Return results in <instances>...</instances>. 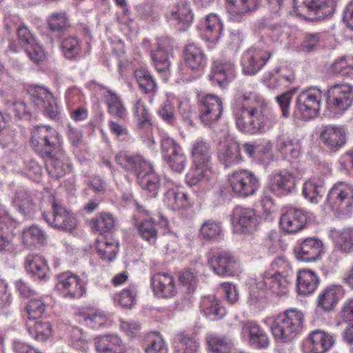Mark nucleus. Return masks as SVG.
<instances>
[{"label":"nucleus","instance_id":"nucleus-1","mask_svg":"<svg viewBox=\"0 0 353 353\" xmlns=\"http://www.w3.org/2000/svg\"><path fill=\"white\" fill-rule=\"evenodd\" d=\"M32 149L45 159L48 175L54 179L63 176L70 170V163L61 150V141L57 131L48 125L36 126L32 131Z\"/></svg>","mask_w":353,"mask_h":353},{"label":"nucleus","instance_id":"nucleus-2","mask_svg":"<svg viewBox=\"0 0 353 353\" xmlns=\"http://www.w3.org/2000/svg\"><path fill=\"white\" fill-rule=\"evenodd\" d=\"M241 109L236 112V127L243 132L255 134L270 129L272 121L268 115L265 101L255 92L243 95Z\"/></svg>","mask_w":353,"mask_h":353},{"label":"nucleus","instance_id":"nucleus-3","mask_svg":"<svg viewBox=\"0 0 353 353\" xmlns=\"http://www.w3.org/2000/svg\"><path fill=\"white\" fill-rule=\"evenodd\" d=\"M303 321L304 315L301 311L289 309L274 318L270 330L278 342H290L301 332Z\"/></svg>","mask_w":353,"mask_h":353},{"label":"nucleus","instance_id":"nucleus-4","mask_svg":"<svg viewBox=\"0 0 353 353\" xmlns=\"http://www.w3.org/2000/svg\"><path fill=\"white\" fill-rule=\"evenodd\" d=\"M134 175L140 188L148 197H155L161 186V178L154 170L151 163L142 156L134 157Z\"/></svg>","mask_w":353,"mask_h":353},{"label":"nucleus","instance_id":"nucleus-5","mask_svg":"<svg viewBox=\"0 0 353 353\" xmlns=\"http://www.w3.org/2000/svg\"><path fill=\"white\" fill-rule=\"evenodd\" d=\"M321 98L322 92L318 88L301 92L296 98L294 116L303 119L316 117L321 109Z\"/></svg>","mask_w":353,"mask_h":353},{"label":"nucleus","instance_id":"nucleus-6","mask_svg":"<svg viewBox=\"0 0 353 353\" xmlns=\"http://www.w3.org/2000/svg\"><path fill=\"white\" fill-rule=\"evenodd\" d=\"M327 202L333 210L349 213L353 207V185L339 182L329 191Z\"/></svg>","mask_w":353,"mask_h":353},{"label":"nucleus","instance_id":"nucleus-7","mask_svg":"<svg viewBox=\"0 0 353 353\" xmlns=\"http://www.w3.org/2000/svg\"><path fill=\"white\" fill-rule=\"evenodd\" d=\"M296 14L305 19L321 20L330 16L334 8L320 0H294Z\"/></svg>","mask_w":353,"mask_h":353},{"label":"nucleus","instance_id":"nucleus-8","mask_svg":"<svg viewBox=\"0 0 353 353\" xmlns=\"http://www.w3.org/2000/svg\"><path fill=\"white\" fill-rule=\"evenodd\" d=\"M296 185L294 176L287 170L272 173L270 177V185L264 190L262 202L272 203L270 192L277 196L287 195L292 192Z\"/></svg>","mask_w":353,"mask_h":353},{"label":"nucleus","instance_id":"nucleus-9","mask_svg":"<svg viewBox=\"0 0 353 353\" xmlns=\"http://www.w3.org/2000/svg\"><path fill=\"white\" fill-rule=\"evenodd\" d=\"M43 217L48 225L58 230L71 231L77 225L72 212L54 199L51 204V211L43 212Z\"/></svg>","mask_w":353,"mask_h":353},{"label":"nucleus","instance_id":"nucleus-10","mask_svg":"<svg viewBox=\"0 0 353 353\" xmlns=\"http://www.w3.org/2000/svg\"><path fill=\"white\" fill-rule=\"evenodd\" d=\"M328 108L334 113L341 114L347 110L353 101V88L347 83L335 84L327 90Z\"/></svg>","mask_w":353,"mask_h":353},{"label":"nucleus","instance_id":"nucleus-11","mask_svg":"<svg viewBox=\"0 0 353 353\" xmlns=\"http://www.w3.org/2000/svg\"><path fill=\"white\" fill-rule=\"evenodd\" d=\"M230 187L237 196L247 197L253 195L259 187V181L255 174L247 170L232 173L230 179Z\"/></svg>","mask_w":353,"mask_h":353},{"label":"nucleus","instance_id":"nucleus-12","mask_svg":"<svg viewBox=\"0 0 353 353\" xmlns=\"http://www.w3.org/2000/svg\"><path fill=\"white\" fill-rule=\"evenodd\" d=\"M208 263L214 272L219 276H233L240 271L238 260L228 252L212 253L208 258Z\"/></svg>","mask_w":353,"mask_h":353},{"label":"nucleus","instance_id":"nucleus-13","mask_svg":"<svg viewBox=\"0 0 353 353\" xmlns=\"http://www.w3.org/2000/svg\"><path fill=\"white\" fill-rule=\"evenodd\" d=\"M161 152L170 168L176 172H182L187 159L181 146L172 139L165 137L161 140Z\"/></svg>","mask_w":353,"mask_h":353},{"label":"nucleus","instance_id":"nucleus-14","mask_svg":"<svg viewBox=\"0 0 353 353\" xmlns=\"http://www.w3.org/2000/svg\"><path fill=\"white\" fill-rule=\"evenodd\" d=\"M30 99L34 105L43 110L44 114L51 119H57L59 108L54 96L43 87H35L29 92Z\"/></svg>","mask_w":353,"mask_h":353},{"label":"nucleus","instance_id":"nucleus-15","mask_svg":"<svg viewBox=\"0 0 353 353\" xmlns=\"http://www.w3.org/2000/svg\"><path fill=\"white\" fill-rule=\"evenodd\" d=\"M222 112V101L217 96L210 94L202 98L199 118L205 125L212 127L220 119Z\"/></svg>","mask_w":353,"mask_h":353},{"label":"nucleus","instance_id":"nucleus-16","mask_svg":"<svg viewBox=\"0 0 353 353\" xmlns=\"http://www.w3.org/2000/svg\"><path fill=\"white\" fill-rule=\"evenodd\" d=\"M57 281V288L65 297L79 298L85 292L83 281L70 272L59 274Z\"/></svg>","mask_w":353,"mask_h":353},{"label":"nucleus","instance_id":"nucleus-17","mask_svg":"<svg viewBox=\"0 0 353 353\" xmlns=\"http://www.w3.org/2000/svg\"><path fill=\"white\" fill-rule=\"evenodd\" d=\"M290 283L288 276L280 272L271 274L266 273L256 279L254 285L260 290H270L274 294L281 296L286 294Z\"/></svg>","mask_w":353,"mask_h":353},{"label":"nucleus","instance_id":"nucleus-18","mask_svg":"<svg viewBox=\"0 0 353 353\" xmlns=\"http://www.w3.org/2000/svg\"><path fill=\"white\" fill-rule=\"evenodd\" d=\"M294 251L298 260L304 262H315L323 253V244L320 239L310 237L298 244Z\"/></svg>","mask_w":353,"mask_h":353},{"label":"nucleus","instance_id":"nucleus-19","mask_svg":"<svg viewBox=\"0 0 353 353\" xmlns=\"http://www.w3.org/2000/svg\"><path fill=\"white\" fill-rule=\"evenodd\" d=\"M270 52L259 49L250 48L243 54L241 60L243 72L249 75L255 74L270 58Z\"/></svg>","mask_w":353,"mask_h":353},{"label":"nucleus","instance_id":"nucleus-20","mask_svg":"<svg viewBox=\"0 0 353 353\" xmlns=\"http://www.w3.org/2000/svg\"><path fill=\"white\" fill-rule=\"evenodd\" d=\"M260 217L250 208L236 207L232 214L235 229L241 232H252L256 228Z\"/></svg>","mask_w":353,"mask_h":353},{"label":"nucleus","instance_id":"nucleus-21","mask_svg":"<svg viewBox=\"0 0 353 353\" xmlns=\"http://www.w3.org/2000/svg\"><path fill=\"white\" fill-rule=\"evenodd\" d=\"M235 77V65L233 61L226 59H219L212 63L210 79L224 85L225 83L230 81Z\"/></svg>","mask_w":353,"mask_h":353},{"label":"nucleus","instance_id":"nucleus-22","mask_svg":"<svg viewBox=\"0 0 353 353\" xmlns=\"http://www.w3.org/2000/svg\"><path fill=\"white\" fill-rule=\"evenodd\" d=\"M172 46L167 38L158 41V48L152 53L154 66L159 72H168L173 59Z\"/></svg>","mask_w":353,"mask_h":353},{"label":"nucleus","instance_id":"nucleus-23","mask_svg":"<svg viewBox=\"0 0 353 353\" xmlns=\"http://www.w3.org/2000/svg\"><path fill=\"white\" fill-rule=\"evenodd\" d=\"M306 221V215L302 210L291 208L281 215L279 223L284 232L293 234L302 230Z\"/></svg>","mask_w":353,"mask_h":353},{"label":"nucleus","instance_id":"nucleus-24","mask_svg":"<svg viewBox=\"0 0 353 353\" xmlns=\"http://www.w3.org/2000/svg\"><path fill=\"white\" fill-rule=\"evenodd\" d=\"M260 0H226L227 12L231 19L239 21L241 19L256 10Z\"/></svg>","mask_w":353,"mask_h":353},{"label":"nucleus","instance_id":"nucleus-25","mask_svg":"<svg viewBox=\"0 0 353 353\" xmlns=\"http://www.w3.org/2000/svg\"><path fill=\"white\" fill-rule=\"evenodd\" d=\"M243 334H248L250 344L255 348H266L270 344L265 331L253 322L243 323L241 327Z\"/></svg>","mask_w":353,"mask_h":353},{"label":"nucleus","instance_id":"nucleus-26","mask_svg":"<svg viewBox=\"0 0 353 353\" xmlns=\"http://www.w3.org/2000/svg\"><path fill=\"white\" fill-rule=\"evenodd\" d=\"M151 284L154 293L159 297H170L176 293L173 278L168 274L158 272L154 274Z\"/></svg>","mask_w":353,"mask_h":353},{"label":"nucleus","instance_id":"nucleus-27","mask_svg":"<svg viewBox=\"0 0 353 353\" xmlns=\"http://www.w3.org/2000/svg\"><path fill=\"white\" fill-rule=\"evenodd\" d=\"M307 341L311 353H325L334 343L333 336L321 330L312 331L309 334Z\"/></svg>","mask_w":353,"mask_h":353},{"label":"nucleus","instance_id":"nucleus-28","mask_svg":"<svg viewBox=\"0 0 353 353\" xmlns=\"http://www.w3.org/2000/svg\"><path fill=\"white\" fill-rule=\"evenodd\" d=\"M321 138L330 150L336 151L345 143L346 132L343 128L327 125L321 132Z\"/></svg>","mask_w":353,"mask_h":353},{"label":"nucleus","instance_id":"nucleus-29","mask_svg":"<svg viewBox=\"0 0 353 353\" xmlns=\"http://www.w3.org/2000/svg\"><path fill=\"white\" fill-rule=\"evenodd\" d=\"M319 282V277L312 270L303 269L297 273L296 288L299 294H312L316 290Z\"/></svg>","mask_w":353,"mask_h":353},{"label":"nucleus","instance_id":"nucleus-30","mask_svg":"<svg viewBox=\"0 0 353 353\" xmlns=\"http://www.w3.org/2000/svg\"><path fill=\"white\" fill-rule=\"evenodd\" d=\"M96 350L101 353H123L125 347L119 337L114 334H106L94 339Z\"/></svg>","mask_w":353,"mask_h":353},{"label":"nucleus","instance_id":"nucleus-31","mask_svg":"<svg viewBox=\"0 0 353 353\" xmlns=\"http://www.w3.org/2000/svg\"><path fill=\"white\" fill-rule=\"evenodd\" d=\"M201 310L203 314L212 320L223 318L226 310L220 301L214 295L205 296L201 301Z\"/></svg>","mask_w":353,"mask_h":353},{"label":"nucleus","instance_id":"nucleus-32","mask_svg":"<svg viewBox=\"0 0 353 353\" xmlns=\"http://www.w3.org/2000/svg\"><path fill=\"white\" fill-rule=\"evenodd\" d=\"M340 294V289L335 285L326 287L319 293L317 298V307L324 312H330L336 305Z\"/></svg>","mask_w":353,"mask_h":353},{"label":"nucleus","instance_id":"nucleus-33","mask_svg":"<svg viewBox=\"0 0 353 353\" xmlns=\"http://www.w3.org/2000/svg\"><path fill=\"white\" fill-rule=\"evenodd\" d=\"M184 59L186 65L192 70H201L206 64L204 53L194 44H190L185 47Z\"/></svg>","mask_w":353,"mask_h":353},{"label":"nucleus","instance_id":"nucleus-34","mask_svg":"<svg viewBox=\"0 0 353 353\" xmlns=\"http://www.w3.org/2000/svg\"><path fill=\"white\" fill-rule=\"evenodd\" d=\"M13 206L24 217L30 216L36 211V205L31 196L24 190L17 191L12 199Z\"/></svg>","mask_w":353,"mask_h":353},{"label":"nucleus","instance_id":"nucleus-35","mask_svg":"<svg viewBox=\"0 0 353 353\" xmlns=\"http://www.w3.org/2000/svg\"><path fill=\"white\" fill-rule=\"evenodd\" d=\"M118 245V243L113 239L101 236L97 240L96 250L102 260L110 262L116 257Z\"/></svg>","mask_w":353,"mask_h":353},{"label":"nucleus","instance_id":"nucleus-36","mask_svg":"<svg viewBox=\"0 0 353 353\" xmlns=\"http://www.w3.org/2000/svg\"><path fill=\"white\" fill-rule=\"evenodd\" d=\"M212 176L210 163H193L186 177L190 185H195L199 182L206 181Z\"/></svg>","mask_w":353,"mask_h":353},{"label":"nucleus","instance_id":"nucleus-37","mask_svg":"<svg viewBox=\"0 0 353 353\" xmlns=\"http://www.w3.org/2000/svg\"><path fill=\"white\" fill-rule=\"evenodd\" d=\"M164 202L173 210H180L189 205L188 194L178 188H170L166 192Z\"/></svg>","mask_w":353,"mask_h":353},{"label":"nucleus","instance_id":"nucleus-38","mask_svg":"<svg viewBox=\"0 0 353 353\" xmlns=\"http://www.w3.org/2000/svg\"><path fill=\"white\" fill-rule=\"evenodd\" d=\"M170 19L178 21L185 25L189 26L193 20V14L188 2L183 0L170 8L167 14Z\"/></svg>","mask_w":353,"mask_h":353},{"label":"nucleus","instance_id":"nucleus-39","mask_svg":"<svg viewBox=\"0 0 353 353\" xmlns=\"http://www.w3.org/2000/svg\"><path fill=\"white\" fill-rule=\"evenodd\" d=\"M212 148L209 143L198 139L192 144L191 157L193 163H210Z\"/></svg>","mask_w":353,"mask_h":353},{"label":"nucleus","instance_id":"nucleus-40","mask_svg":"<svg viewBox=\"0 0 353 353\" xmlns=\"http://www.w3.org/2000/svg\"><path fill=\"white\" fill-rule=\"evenodd\" d=\"M26 271L39 280H43L46 276L48 267L44 259L37 254L27 256L25 262Z\"/></svg>","mask_w":353,"mask_h":353},{"label":"nucleus","instance_id":"nucleus-41","mask_svg":"<svg viewBox=\"0 0 353 353\" xmlns=\"http://www.w3.org/2000/svg\"><path fill=\"white\" fill-rule=\"evenodd\" d=\"M208 349L212 353H230L233 348L231 339L215 334H210L206 336Z\"/></svg>","mask_w":353,"mask_h":353},{"label":"nucleus","instance_id":"nucleus-42","mask_svg":"<svg viewBox=\"0 0 353 353\" xmlns=\"http://www.w3.org/2000/svg\"><path fill=\"white\" fill-rule=\"evenodd\" d=\"M223 29L219 17L214 14H210L205 19V37L211 43L217 41Z\"/></svg>","mask_w":353,"mask_h":353},{"label":"nucleus","instance_id":"nucleus-43","mask_svg":"<svg viewBox=\"0 0 353 353\" xmlns=\"http://www.w3.org/2000/svg\"><path fill=\"white\" fill-rule=\"evenodd\" d=\"M29 334L38 341H45L51 335V325L48 321H30L27 322Z\"/></svg>","mask_w":353,"mask_h":353},{"label":"nucleus","instance_id":"nucleus-44","mask_svg":"<svg viewBox=\"0 0 353 353\" xmlns=\"http://www.w3.org/2000/svg\"><path fill=\"white\" fill-rule=\"evenodd\" d=\"M332 237L335 246L342 252H350L353 248V230L344 229L341 231H332Z\"/></svg>","mask_w":353,"mask_h":353},{"label":"nucleus","instance_id":"nucleus-45","mask_svg":"<svg viewBox=\"0 0 353 353\" xmlns=\"http://www.w3.org/2000/svg\"><path fill=\"white\" fill-rule=\"evenodd\" d=\"M61 48L63 56L66 59L70 60L77 59L81 56V42L75 36L67 37L62 40Z\"/></svg>","mask_w":353,"mask_h":353},{"label":"nucleus","instance_id":"nucleus-46","mask_svg":"<svg viewBox=\"0 0 353 353\" xmlns=\"http://www.w3.org/2000/svg\"><path fill=\"white\" fill-rule=\"evenodd\" d=\"M134 77L136 79L139 89L145 93H150L155 90L157 84L146 68L141 65L134 70Z\"/></svg>","mask_w":353,"mask_h":353},{"label":"nucleus","instance_id":"nucleus-47","mask_svg":"<svg viewBox=\"0 0 353 353\" xmlns=\"http://www.w3.org/2000/svg\"><path fill=\"white\" fill-rule=\"evenodd\" d=\"M219 159L225 166L241 161L242 157L239 143L235 141L230 142L219 153Z\"/></svg>","mask_w":353,"mask_h":353},{"label":"nucleus","instance_id":"nucleus-48","mask_svg":"<svg viewBox=\"0 0 353 353\" xmlns=\"http://www.w3.org/2000/svg\"><path fill=\"white\" fill-rule=\"evenodd\" d=\"M12 219L4 208L0 207V252H7L11 249L10 241L7 232Z\"/></svg>","mask_w":353,"mask_h":353},{"label":"nucleus","instance_id":"nucleus-49","mask_svg":"<svg viewBox=\"0 0 353 353\" xmlns=\"http://www.w3.org/2000/svg\"><path fill=\"white\" fill-rule=\"evenodd\" d=\"M23 243L28 247L42 245L46 239L44 231L40 228L33 225L24 230L22 235Z\"/></svg>","mask_w":353,"mask_h":353},{"label":"nucleus","instance_id":"nucleus-50","mask_svg":"<svg viewBox=\"0 0 353 353\" xmlns=\"http://www.w3.org/2000/svg\"><path fill=\"white\" fill-rule=\"evenodd\" d=\"M135 113L137 117V128L147 134L151 128V118L148 111L141 99H139L135 104Z\"/></svg>","mask_w":353,"mask_h":353},{"label":"nucleus","instance_id":"nucleus-51","mask_svg":"<svg viewBox=\"0 0 353 353\" xmlns=\"http://www.w3.org/2000/svg\"><path fill=\"white\" fill-rule=\"evenodd\" d=\"M276 148L286 157L297 158L299 155V146L294 143L292 139L285 134L279 135L276 141Z\"/></svg>","mask_w":353,"mask_h":353},{"label":"nucleus","instance_id":"nucleus-52","mask_svg":"<svg viewBox=\"0 0 353 353\" xmlns=\"http://www.w3.org/2000/svg\"><path fill=\"white\" fill-rule=\"evenodd\" d=\"M50 30L59 34L67 31L70 25L69 20L64 12L52 13L48 18Z\"/></svg>","mask_w":353,"mask_h":353},{"label":"nucleus","instance_id":"nucleus-53","mask_svg":"<svg viewBox=\"0 0 353 353\" xmlns=\"http://www.w3.org/2000/svg\"><path fill=\"white\" fill-rule=\"evenodd\" d=\"M324 188L321 184H317L314 181H306L303 188V194L311 203H317L321 199L324 192Z\"/></svg>","mask_w":353,"mask_h":353},{"label":"nucleus","instance_id":"nucleus-54","mask_svg":"<svg viewBox=\"0 0 353 353\" xmlns=\"http://www.w3.org/2000/svg\"><path fill=\"white\" fill-rule=\"evenodd\" d=\"M148 343L145 348V353H168V348L159 333H150L146 336Z\"/></svg>","mask_w":353,"mask_h":353},{"label":"nucleus","instance_id":"nucleus-55","mask_svg":"<svg viewBox=\"0 0 353 353\" xmlns=\"http://www.w3.org/2000/svg\"><path fill=\"white\" fill-rule=\"evenodd\" d=\"M105 97L110 114L117 117L122 118L125 114V110L120 99L111 90H107L105 92Z\"/></svg>","mask_w":353,"mask_h":353},{"label":"nucleus","instance_id":"nucleus-56","mask_svg":"<svg viewBox=\"0 0 353 353\" xmlns=\"http://www.w3.org/2000/svg\"><path fill=\"white\" fill-rule=\"evenodd\" d=\"M0 145L3 148H10L14 145V133L4 117L0 112Z\"/></svg>","mask_w":353,"mask_h":353},{"label":"nucleus","instance_id":"nucleus-57","mask_svg":"<svg viewBox=\"0 0 353 353\" xmlns=\"http://www.w3.org/2000/svg\"><path fill=\"white\" fill-rule=\"evenodd\" d=\"M115 221L112 214L101 213L92 221V228L100 232H110L114 227Z\"/></svg>","mask_w":353,"mask_h":353},{"label":"nucleus","instance_id":"nucleus-58","mask_svg":"<svg viewBox=\"0 0 353 353\" xmlns=\"http://www.w3.org/2000/svg\"><path fill=\"white\" fill-rule=\"evenodd\" d=\"M201 234L204 239H214L221 234V223L212 220H208L201 225Z\"/></svg>","mask_w":353,"mask_h":353},{"label":"nucleus","instance_id":"nucleus-59","mask_svg":"<svg viewBox=\"0 0 353 353\" xmlns=\"http://www.w3.org/2000/svg\"><path fill=\"white\" fill-rule=\"evenodd\" d=\"M46 309V305L41 299H31L26 306L29 321L40 318Z\"/></svg>","mask_w":353,"mask_h":353},{"label":"nucleus","instance_id":"nucleus-60","mask_svg":"<svg viewBox=\"0 0 353 353\" xmlns=\"http://www.w3.org/2000/svg\"><path fill=\"white\" fill-rule=\"evenodd\" d=\"M270 37L274 42L285 43L290 35V28L286 25H272L270 27Z\"/></svg>","mask_w":353,"mask_h":353},{"label":"nucleus","instance_id":"nucleus-61","mask_svg":"<svg viewBox=\"0 0 353 353\" xmlns=\"http://www.w3.org/2000/svg\"><path fill=\"white\" fill-rule=\"evenodd\" d=\"M71 345L77 349L85 351L88 349V340L85 333L79 327H72L70 332Z\"/></svg>","mask_w":353,"mask_h":353},{"label":"nucleus","instance_id":"nucleus-62","mask_svg":"<svg viewBox=\"0 0 353 353\" xmlns=\"http://www.w3.org/2000/svg\"><path fill=\"white\" fill-rule=\"evenodd\" d=\"M81 317L85 323L86 325L92 328H98L104 325L107 322V317L102 314L96 312L81 313Z\"/></svg>","mask_w":353,"mask_h":353},{"label":"nucleus","instance_id":"nucleus-63","mask_svg":"<svg viewBox=\"0 0 353 353\" xmlns=\"http://www.w3.org/2000/svg\"><path fill=\"white\" fill-rule=\"evenodd\" d=\"M159 114L164 121L173 124L176 119L174 103L169 99L165 100L159 108Z\"/></svg>","mask_w":353,"mask_h":353},{"label":"nucleus","instance_id":"nucleus-64","mask_svg":"<svg viewBox=\"0 0 353 353\" xmlns=\"http://www.w3.org/2000/svg\"><path fill=\"white\" fill-rule=\"evenodd\" d=\"M181 343V349L176 350L174 353H196L199 347V343L193 339L181 333L178 335Z\"/></svg>","mask_w":353,"mask_h":353}]
</instances>
